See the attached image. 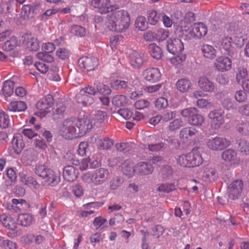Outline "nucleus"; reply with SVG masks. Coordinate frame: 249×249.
Listing matches in <instances>:
<instances>
[{"label": "nucleus", "mask_w": 249, "mask_h": 249, "mask_svg": "<svg viewBox=\"0 0 249 249\" xmlns=\"http://www.w3.org/2000/svg\"><path fill=\"white\" fill-rule=\"evenodd\" d=\"M130 18L127 11L120 10L112 11L107 23V28L112 31L123 32L130 25Z\"/></svg>", "instance_id": "1"}, {"label": "nucleus", "mask_w": 249, "mask_h": 249, "mask_svg": "<svg viewBox=\"0 0 249 249\" xmlns=\"http://www.w3.org/2000/svg\"><path fill=\"white\" fill-rule=\"evenodd\" d=\"M35 173L38 176L42 178L48 185L55 186L60 181V178L55 172L44 165H39L36 166Z\"/></svg>", "instance_id": "2"}, {"label": "nucleus", "mask_w": 249, "mask_h": 249, "mask_svg": "<svg viewBox=\"0 0 249 249\" xmlns=\"http://www.w3.org/2000/svg\"><path fill=\"white\" fill-rule=\"evenodd\" d=\"M75 118H71L65 120L60 128L61 136L66 139L72 140L79 137Z\"/></svg>", "instance_id": "3"}, {"label": "nucleus", "mask_w": 249, "mask_h": 249, "mask_svg": "<svg viewBox=\"0 0 249 249\" xmlns=\"http://www.w3.org/2000/svg\"><path fill=\"white\" fill-rule=\"evenodd\" d=\"M166 47L169 53L176 56H179L184 50V44L181 39L178 38L168 39L166 42Z\"/></svg>", "instance_id": "4"}, {"label": "nucleus", "mask_w": 249, "mask_h": 249, "mask_svg": "<svg viewBox=\"0 0 249 249\" xmlns=\"http://www.w3.org/2000/svg\"><path fill=\"white\" fill-rule=\"evenodd\" d=\"M207 143L210 149L216 151L222 150L230 144V142L227 139L218 136L209 138Z\"/></svg>", "instance_id": "5"}, {"label": "nucleus", "mask_w": 249, "mask_h": 249, "mask_svg": "<svg viewBox=\"0 0 249 249\" xmlns=\"http://www.w3.org/2000/svg\"><path fill=\"white\" fill-rule=\"evenodd\" d=\"M54 100L52 95L48 94L42 98L36 104L37 109L40 111V115L45 116L51 112V108L54 104Z\"/></svg>", "instance_id": "6"}, {"label": "nucleus", "mask_w": 249, "mask_h": 249, "mask_svg": "<svg viewBox=\"0 0 249 249\" xmlns=\"http://www.w3.org/2000/svg\"><path fill=\"white\" fill-rule=\"evenodd\" d=\"M232 38L231 36H226L222 37L220 41L221 47L225 51L226 55L233 59H236L238 56V51L232 46Z\"/></svg>", "instance_id": "7"}, {"label": "nucleus", "mask_w": 249, "mask_h": 249, "mask_svg": "<svg viewBox=\"0 0 249 249\" xmlns=\"http://www.w3.org/2000/svg\"><path fill=\"white\" fill-rule=\"evenodd\" d=\"M76 121H77V131L79 137L85 135L92 129L93 125L92 120L87 116L84 115L83 118H76Z\"/></svg>", "instance_id": "8"}, {"label": "nucleus", "mask_w": 249, "mask_h": 249, "mask_svg": "<svg viewBox=\"0 0 249 249\" xmlns=\"http://www.w3.org/2000/svg\"><path fill=\"white\" fill-rule=\"evenodd\" d=\"M234 60L228 55L227 56H218L213 64V67L219 71H229L231 68L232 61Z\"/></svg>", "instance_id": "9"}, {"label": "nucleus", "mask_w": 249, "mask_h": 249, "mask_svg": "<svg viewBox=\"0 0 249 249\" xmlns=\"http://www.w3.org/2000/svg\"><path fill=\"white\" fill-rule=\"evenodd\" d=\"M78 63L81 68L87 70V71H91L94 70L97 67L98 60L93 56H85L79 58Z\"/></svg>", "instance_id": "10"}, {"label": "nucleus", "mask_w": 249, "mask_h": 249, "mask_svg": "<svg viewBox=\"0 0 249 249\" xmlns=\"http://www.w3.org/2000/svg\"><path fill=\"white\" fill-rule=\"evenodd\" d=\"M243 188V181L239 180L233 181L228 187V196L232 200L237 199Z\"/></svg>", "instance_id": "11"}, {"label": "nucleus", "mask_w": 249, "mask_h": 249, "mask_svg": "<svg viewBox=\"0 0 249 249\" xmlns=\"http://www.w3.org/2000/svg\"><path fill=\"white\" fill-rule=\"evenodd\" d=\"M39 3H33L30 5H24L21 9V14L24 19L33 18L39 13Z\"/></svg>", "instance_id": "12"}, {"label": "nucleus", "mask_w": 249, "mask_h": 249, "mask_svg": "<svg viewBox=\"0 0 249 249\" xmlns=\"http://www.w3.org/2000/svg\"><path fill=\"white\" fill-rule=\"evenodd\" d=\"M110 0H91L90 5L96 8L101 14H106L112 12V8L110 7Z\"/></svg>", "instance_id": "13"}, {"label": "nucleus", "mask_w": 249, "mask_h": 249, "mask_svg": "<svg viewBox=\"0 0 249 249\" xmlns=\"http://www.w3.org/2000/svg\"><path fill=\"white\" fill-rule=\"evenodd\" d=\"M142 76L149 82L155 83L160 80L161 74L158 68H150L143 71Z\"/></svg>", "instance_id": "14"}, {"label": "nucleus", "mask_w": 249, "mask_h": 249, "mask_svg": "<svg viewBox=\"0 0 249 249\" xmlns=\"http://www.w3.org/2000/svg\"><path fill=\"white\" fill-rule=\"evenodd\" d=\"M135 174L140 176H145L151 174L154 167L152 164L148 162H140L134 166Z\"/></svg>", "instance_id": "15"}, {"label": "nucleus", "mask_w": 249, "mask_h": 249, "mask_svg": "<svg viewBox=\"0 0 249 249\" xmlns=\"http://www.w3.org/2000/svg\"><path fill=\"white\" fill-rule=\"evenodd\" d=\"M109 175V172L107 169L101 168L95 170L94 173L92 174L91 180L95 184H101L107 178Z\"/></svg>", "instance_id": "16"}, {"label": "nucleus", "mask_w": 249, "mask_h": 249, "mask_svg": "<svg viewBox=\"0 0 249 249\" xmlns=\"http://www.w3.org/2000/svg\"><path fill=\"white\" fill-rule=\"evenodd\" d=\"M224 111L221 108L214 109L209 113L208 117L213 121L216 127H219L224 123Z\"/></svg>", "instance_id": "17"}, {"label": "nucleus", "mask_w": 249, "mask_h": 249, "mask_svg": "<svg viewBox=\"0 0 249 249\" xmlns=\"http://www.w3.org/2000/svg\"><path fill=\"white\" fill-rule=\"evenodd\" d=\"M78 170L72 165L65 166L63 168V176L69 182L74 181L78 176Z\"/></svg>", "instance_id": "18"}, {"label": "nucleus", "mask_w": 249, "mask_h": 249, "mask_svg": "<svg viewBox=\"0 0 249 249\" xmlns=\"http://www.w3.org/2000/svg\"><path fill=\"white\" fill-rule=\"evenodd\" d=\"M198 85L199 88L205 92L212 93L215 89L214 83L211 81L208 78L205 76H201L199 78Z\"/></svg>", "instance_id": "19"}, {"label": "nucleus", "mask_w": 249, "mask_h": 249, "mask_svg": "<svg viewBox=\"0 0 249 249\" xmlns=\"http://www.w3.org/2000/svg\"><path fill=\"white\" fill-rule=\"evenodd\" d=\"M198 133L196 128L188 126L183 128L180 131L179 136L180 139L191 141L197 137Z\"/></svg>", "instance_id": "20"}, {"label": "nucleus", "mask_w": 249, "mask_h": 249, "mask_svg": "<svg viewBox=\"0 0 249 249\" xmlns=\"http://www.w3.org/2000/svg\"><path fill=\"white\" fill-rule=\"evenodd\" d=\"M23 43L24 44L30 51H36L39 49V41L36 38L32 37L31 34H25L22 36Z\"/></svg>", "instance_id": "21"}, {"label": "nucleus", "mask_w": 249, "mask_h": 249, "mask_svg": "<svg viewBox=\"0 0 249 249\" xmlns=\"http://www.w3.org/2000/svg\"><path fill=\"white\" fill-rule=\"evenodd\" d=\"M145 61L143 53L134 52L130 55V63L135 68H139Z\"/></svg>", "instance_id": "22"}, {"label": "nucleus", "mask_w": 249, "mask_h": 249, "mask_svg": "<svg viewBox=\"0 0 249 249\" xmlns=\"http://www.w3.org/2000/svg\"><path fill=\"white\" fill-rule=\"evenodd\" d=\"M177 89L182 93H186L192 89V84L188 78H181L179 79L176 84Z\"/></svg>", "instance_id": "23"}, {"label": "nucleus", "mask_w": 249, "mask_h": 249, "mask_svg": "<svg viewBox=\"0 0 249 249\" xmlns=\"http://www.w3.org/2000/svg\"><path fill=\"white\" fill-rule=\"evenodd\" d=\"M12 144L14 152L17 154H19L25 145L22 136L19 133L16 134L13 138Z\"/></svg>", "instance_id": "24"}, {"label": "nucleus", "mask_w": 249, "mask_h": 249, "mask_svg": "<svg viewBox=\"0 0 249 249\" xmlns=\"http://www.w3.org/2000/svg\"><path fill=\"white\" fill-rule=\"evenodd\" d=\"M111 87L113 89L116 90H125L130 92L132 89V85L127 81L122 80L121 79H116L113 80L110 83Z\"/></svg>", "instance_id": "25"}, {"label": "nucleus", "mask_w": 249, "mask_h": 249, "mask_svg": "<svg viewBox=\"0 0 249 249\" xmlns=\"http://www.w3.org/2000/svg\"><path fill=\"white\" fill-rule=\"evenodd\" d=\"M192 32L196 38H201L207 34V28L202 22L196 23L194 25Z\"/></svg>", "instance_id": "26"}, {"label": "nucleus", "mask_w": 249, "mask_h": 249, "mask_svg": "<svg viewBox=\"0 0 249 249\" xmlns=\"http://www.w3.org/2000/svg\"><path fill=\"white\" fill-rule=\"evenodd\" d=\"M148 51L150 56L156 60H160L163 56L161 48L156 43H151L148 46Z\"/></svg>", "instance_id": "27"}, {"label": "nucleus", "mask_w": 249, "mask_h": 249, "mask_svg": "<svg viewBox=\"0 0 249 249\" xmlns=\"http://www.w3.org/2000/svg\"><path fill=\"white\" fill-rule=\"evenodd\" d=\"M218 174L215 169L206 168L203 173L202 179L205 182H212L217 180Z\"/></svg>", "instance_id": "28"}, {"label": "nucleus", "mask_w": 249, "mask_h": 249, "mask_svg": "<svg viewBox=\"0 0 249 249\" xmlns=\"http://www.w3.org/2000/svg\"><path fill=\"white\" fill-rule=\"evenodd\" d=\"M188 159L189 160V168L194 167L200 165L203 162L201 156L198 153H196L195 151L188 153Z\"/></svg>", "instance_id": "29"}, {"label": "nucleus", "mask_w": 249, "mask_h": 249, "mask_svg": "<svg viewBox=\"0 0 249 249\" xmlns=\"http://www.w3.org/2000/svg\"><path fill=\"white\" fill-rule=\"evenodd\" d=\"M27 108L26 104L23 101H13L8 106L7 108L10 111H24Z\"/></svg>", "instance_id": "30"}, {"label": "nucleus", "mask_w": 249, "mask_h": 249, "mask_svg": "<svg viewBox=\"0 0 249 249\" xmlns=\"http://www.w3.org/2000/svg\"><path fill=\"white\" fill-rule=\"evenodd\" d=\"M201 51L206 58L213 59L216 57V50L213 46L208 44L204 45L201 48Z\"/></svg>", "instance_id": "31"}, {"label": "nucleus", "mask_w": 249, "mask_h": 249, "mask_svg": "<svg viewBox=\"0 0 249 249\" xmlns=\"http://www.w3.org/2000/svg\"><path fill=\"white\" fill-rule=\"evenodd\" d=\"M0 220L4 226L9 230L15 231L17 229V224L14 219L11 217L6 216L5 215L0 216Z\"/></svg>", "instance_id": "32"}, {"label": "nucleus", "mask_w": 249, "mask_h": 249, "mask_svg": "<svg viewBox=\"0 0 249 249\" xmlns=\"http://www.w3.org/2000/svg\"><path fill=\"white\" fill-rule=\"evenodd\" d=\"M114 144V141L108 137H105L98 140L97 142L98 148L100 149H110Z\"/></svg>", "instance_id": "33"}, {"label": "nucleus", "mask_w": 249, "mask_h": 249, "mask_svg": "<svg viewBox=\"0 0 249 249\" xmlns=\"http://www.w3.org/2000/svg\"><path fill=\"white\" fill-rule=\"evenodd\" d=\"M122 170L124 174L128 176L129 178L133 176L134 170V166L133 163L129 160H125L122 164Z\"/></svg>", "instance_id": "34"}, {"label": "nucleus", "mask_w": 249, "mask_h": 249, "mask_svg": "<svg viewBox=\"0 0 249 249\" xmlns=\"http://www.w3.org/2000/svg\"><path fill=\"white\" fill-rule=\"evenodd\" d=\"M77 97V102L82 104L85 107L89 106L94 103V99L91 95L80 92Z\"/></svg>", "instance_id": "35"}, {"label": "nucleus", "mask_w": 249, "mask_h": 249, "mask_svg": "<svg viewBox=\"0 0 249 249\" xmlns=\"http://www.w3.org/2000/svg\"><path fill=\"white\" fill-rule=\"evenodd\" d=\"M15 83L11 80L5 81L3 83L2 89L3 94L5 97L10 96L14 91Z\"/></svg>", "instance_id": "36"}, {"label": "nucleus", "mask_w": 249, "mask_h": 249, "mask_svg": "<svg viewBox=\"0 0 249 249\" xmlns=\"http://www.w3.org/2000/svg\"><path fill=\"white\" fill-rule=\"evenodd\" d=\"M237 156L236 152L232 149H228L224 151L221 154L222 159L226 161H234Z\"/></svg>", "instance_id": "37"}, {"label": "nucleus", "mask_w": 249, "mask_h": 249, "mask_svg": "<svg viewBox=\"0 0 249 249\" xmlns=\"http://www.w3.org/2000/svg\"><path fill=\"white\" fill-rule=\"evenodd\" d=\"M161 14L154 10L147 11L148 22L152 25H156L159 21Z\"/></svg>", "instance_id": "38"}, {"label": "nucleus", "mask_w": 249, "mask_h": 249, "mask_svg": "<svg viewBox=\"0 0 249 249\" xmlns=\"http://www.w3.org/2000/svg\"><path fill=\"white\" fill-rule=\"evenodd\" d=\"M204 117L197 112L190 120H188V123L193 126L200 127L204 124Z\"/></svg>", "instance_id": "39"}, {"label": "nucleus", "mask_w": 249, "mask_h": 249, "mask_svg": "<svg viewBox=\"0 0 249 249\" xmlns=\"http://www.w3.org/2000/svg\"><path fill=\"white\" fill-rule=\"evenodd\" d=\"M17 46L18 40L17 38L13 36L2 44V49L3 51L7 52L14 49Z\"/></svg>", "instance_id": "40"}, {"label": "nucleus", "mask_w": 249, "mask_h": 249, "mask_svg": "<svg viewBox=\"0 0 249 249\" xmlns=\"http://www.w3.org/2000/svg\"><path fill=\"white\" fill-rule=\"evenodd\" d=\"M128 100L124 95H117L112 99V104L118 107H124L128 104Z\"/></svg>", "instance_id": "41"}, {"label": "nucleus", "mask_w": 249, "mask_h": 249, "mask_svg": "<svg viewBox=\"0 0 249 249\" xmlns=\"http://www.w3.org/2000/svg\"><path fill=\"white\" fill-rule=\"evenodd\" d=\"M236 143L239 151L246 155L249 156V143L245 139L237 140Z\"/></svg>", "instance_id": "42"}, {"label": "nucleus", "mask_w": 249, "mask_h": 249, "mask_svg": "<svg viewBox=\"0 0 249 249\" xmlns=\"http://www.w3.org/2000/svg\"><path fill=\"white\" fill-rule=\"evenodd\" d=\"M70 32L71 34L79 37L85 36L86 34L85 28L78 25L71 26L70 27Z\"/></svg>", "instance_id": "43"}, {"label": "nucleus", "mask_w": 249, "mask_h": 249, "mask_svg": "<svg viewBox=\"0 0 249 249\" xmlns=\"http://www.w3.org/2000/svg\"><path fill=\"white\" fill-rule=\"evenodd\" d=\"M33 217L29 213H23L18 215V220L20 224L23 226H28L32 224Z\"/></svg>", "instance_id": "44"}, {"label": "nucleus", "mask_w": 249, "mask_h": 249, "mask_svg": "<svg viewBox=\"0 0 249 249\" xmlns=\"http://www.w3.org/2000/svg\"><path fill=\"white\" fill-rule=\"evenodd\" d=\"M107 116V113L105 111L101 110H95L92 113V118L94 120L95 123H98L99 124L103 123Z\"/></svg>", "instance_id": "45"}, {"label": "nucleus", "mask_w": 249, "mask_h": 249, "mask_svg": "<svg viewBox=\"0 0 249 249\" xmlns=\"http://www.w3.org/2000/svg\"><path fill=\"white\" fill-rule=\"evenodd\" d=\"M14 1L9 0L6 3H2L0 4V13L4 14L10 13L14 9Z\"/></svg>", "instance_id": "46"}, {"label": "nucleus", "mask_w": 249, "mask_h": 249, "mask_svg": "<svg viewBox=\"0 0 249 249\" xmlns=\"http://www.w3.org/2000/svg\"><path fill=\"white\" fill-rule=\"evenodd\" d=\"M197 112L199 110L196 107H188L180 111V115L184 118H188V121L190 120Z\"/></svg>", "instance_id": "47"}, {"label": "nucleus", "mask_w": 249, "mask_h": 249, "mask_svg": "<svg viewBox=\"0 0 249 249\" xmlns=\"http://www.w3.org/2000/svg\"><path fill=\"white\" fill-rule=\"evenodd\" d=\"M124 181V178L121 177H114L109 182V188L112 190H116L121 186Z\"/></svg>", "instance_id": "48"}, {"label": "nucleus", "mask_w": 249, "mask_h": 249, "mask_svg": "<svg viewBox=\"0 0 249 249\" xmlns=\"http://www.w3.org/2000/svg\"><path fill=\"white\" fill-rule=\"evenodd\" d=\"M148 21H146V18L143 16L138 17L135 21V26L141 31H145L148 28Z\"/></svg>", "instance_id": "49"}, {"label": "nucleus", "mask_w": 249, "mask_h": 249, "mask_svg": "<svg viewBox=\"0 0 249 249\" xmlns=\"http://www.w3.org/2000/svg\"><path fill=\"white\" fill-rule=\"evenodd\" d=\"M0 247L3 249H17V244L10 240H5L3 238H0Z\"/></svg>", "instance_id": "50"}, {"label": "nucleus", "mask_w": 249, "mask_h": 249, "mask_svg": "<svg viewBox=\"0 0 249 249\" xmlns=\"http://www.w3.org/2000/svg\"><path fill=\"white\" fill-rule=\"evenodd\" d=\"M10 123L9 116L5 112H0V127L2 128H6L9 127Z\"/></svg>", "instance_id": "51"}, {"label": "nucleus", "mask_w": 249, "mask_h": 249, "mask_svg": "<svg viewBox=\"0 0 249 249\" xmlns=\"http://www.w3.org/2000/svg\"><path fill=\"white\" fill-rule=\"evenodd\" d=\"M238 131L245 136H249V121L242 122L236 126Z\"/></svg>", "instance_id": "52"}, {"label": "nucleus", "mask_w": 249, "mask_h": 249, "mask_svg": "<svg viewBox=\"0 0 249 249\" xmlns=\"http://www.w3.org/2000/svg\"><path fill=\"white\" fill-rule=\"evenodd\" d=\"M148 149L152 152H158L166 148V145L162 142L157 143L148 144Z\"/></svg>", "instance_id": "53"}, {"label": "nucleus", "mask_w": 249, "mask_h": 249, "mask_svg": "<svg viewBox=\"0 0 249 249\" xmlns=\"http://www.w3.org/2000/svg\"><path fill=\"white\" fill-rule=\"evenodd\" d=\"M183 121L181 119H176L170 123L168 126L169 129L171 131H174L179 129L183 125Z\"/></svg>", "instance_id": "54"}, {"label": "nucleus", "mask_w": 249, "mask_h": 249, "mask_svg": "<svg viewBox=\"0 0 249 249\" xmlns=\"http://www.w3.org/2000/svg\"><path fill=\"white\" fill-rule=\"evenodd\" d=\"M155 105L159 109H163L168 106V100L164 97H159L155 102Z\"/></svg>", "instance_id": "55"}, {"label": "nucleus", "mask_w": 249, "mask_h": 249, "mask_svg": "<svg viewBox=\"0 0 249 249\" xmlns=\"http://www.w3.org/2000/svg\"><path fill=\"white\" fill-rule=\"evenodd\" d=\"M97 92L104 96H107L110 94L111 90L108 86H107L103 83H99L97 85Z\"/></svg>", "instance_id": "56"}, {"label": "nucleus", "mask_w": 249, "mask_h": 249, "mask_svg": "<svg viewBox=\"0 0 249 249\" xmlns=\"http://www.w3.org/2000/svg\"><path fill=\"white\" fill-rule=\"evenodd\" d=\"M169 33L164 29H160L156 32V40L162 41L168 37Z\"/></svg>", "instance_id": "57"}, {"label": "nucleus", "mask_w": 249, "mask_h": 249, "mask_svg": "<svg viewBox=\"0 0 249 249\" xmlns=\"http://www.w3.org/2000/svg\"><path fill=\"white\" fill-rule=\"evenodd\" d=\"M248 76V71L244 68H239L238 72L236 75V80L238 84L241 83V80L246 78Z\"/></svg>", "instance_id": "58"}, {"label": "nucleus", "mask_w": 249, "mask_h": 249, "mask_svg": "<svg viewBox=\"0 0 249 249\" xmlns=\"http://www.w3.org/2000/svg\"><path fill=\"white\" fill-rule=\"evenodd\" d=\"M37 58L40 60L52 63L54 61L53 57L50 53L45 52H39L37 53Z\"/></svg>", "instance_id": "59"}, {"label": "nucleus", "mask_w": 249, "mask_h": 249, "mask_svg": "<svg viewBox=\"0 0 249 249\" xmlns=\"http://www.w3.org/2000/svg\"><path fill=\"white\" fill-rule=\"evenodd\" d=\"M89 150V143L87 142H82L79 144L78 154L82 156H86Z\"/></svg>", "instance_id": "60"}, {"label": "nucleus", "mask_w": 249, "mask_h": 249, "mask_svg": "<svg viewBox=\"0 0 249 249\" xmlns=\"http://www.w3.org/2000/svg\"><path fill=\"white\" fill-rule=\"evenodd\" d=\"M56 54L59 58L62 60H65L70 57V52L65 48H60L57 50Z\"/></svg>", "instance_id": "61"}, {"label": "nucleus", "mask_w": 249, "mask_h": 249, "mask_svg": "<svg viewBox=\"0 0 249 249\" xmlns=\"http://www.w3.org/2000/svg\"><path fill=\"white\" fill-rule=\"evenodd\" d=\"M117 113L126 120H128L132 116V110L128 108H122L117 111Z\"/></svg>", "instance_id": "62"}, {"label": "nucleus", "mask_w": 249, "mask_h": 249, "mask_svg": "<svg viewBox=\"0 0 249 249\" xmlns=\"http://www.w3.org/2000/svg\"><path fill=\"white\" fill-rule=\"evenodd\" d=\"M158 190L160 192L168 193L175 190V186L173 184H162L159 186Z\"/></svg>", "instance_id": "63"}, {"label": "nucleus", "mask_w": 249, "mask_h": 249, "mask_svg": "<svg viewBox=\"0 0 249 249\" xmlns=\"http://www.w3.org/2000/svg\"><path fill=\"white\" fill-rule=\"evenodd\" d=\"M188 158V153L179 156L177 160L178 163L181 166L189 168V160Z\"/></svg>", "instance_id": "64"}]
</instances>
